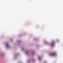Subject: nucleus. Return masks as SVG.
Here are the masks:
<instances>
[{
  "label": "nucleus",
  "instance_id": "1",
  "mask_svg": "<svg viewBox=\"0 0 63 63\" xmlns=\"http://www.w3.org/2000/svg\"><path fill=\"white\" fill-rule=\"evenodd\" d=\"M50 55L51 56H55L56 55V53L55 52H53L50 54Z\"/></svg>",
  "mask_w": 63,
  "mask_h": 63
},
{
  "label": "nucleus",
  "instance_id": "2",
  "mask_svg": "<svg viewBox=\"0 0 63 63\" xmlns=\"http://www.w3.org/2000/svg\"><path fill=\"white\" fill-rule=\"evenodd\" d=\"M6 46H7V47H9V44H6Z\"/></svg>",
  "mask_w": 63,
  "mask_h": 63
},
{
  "label": "nucleus",
  "instance_id": "3",
  "mask_svg": "<svg viewBox=\"0 0 63 63\" xmlns=\"http://www.w3.org/2000/svg\"><path fill=\"white\" fill-rule=\"evenodd\" d=\"M54 42H52L53 45H54Z\"/></svg>",
  "mask_w": 63,
  "mask_h": 63
},
{
  "label": "nucleus",
  "instance_id": "4",
  "mask_svg": "<svg viewBox=\"0 0 63 63\" xmlns=\"http://www.w3.org/2000/svg\"><path fill=\"white\" fill-rule=\"evenodd\" d=\"M39 60H40V58H39Z\"/></svg>",
  "mask_w": 63,
  "mask_h": 63
}]
</instances>
